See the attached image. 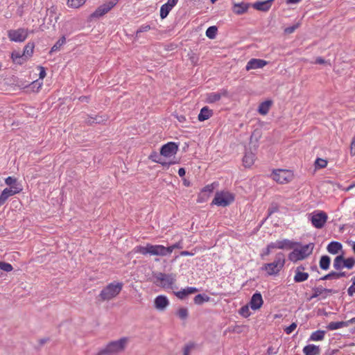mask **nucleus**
I'll return each instance as SVG.
<instances>
[{"label":"nucleus","instance_id":"obj_1","mask_svg":"<svg viewBox=\"0 0 355 355\" xmlns=\"http://www.w3.org/2000/svg\"><path fill=\"white\" fill-rule=\"evenodd\" d=\"M129 342L130 338L127 337L109 342L104 347L98 350L95 355H118L124 352Z\"/></svg>","mask_w":355,"mask_h":355},{"label":"nucleus","instance_id":"obj_2","mask_svg":"<svg viewBox=\"0 0 355 355\" xmlns=\"http://www.w3.org/2000/svg\"><path fill=\"white\" fill-rule=\"evenodd\" d=\"M313 248L314 245L312 243L304 245L298 243L297 245L291 250L293 251L288 253V259L293 263L304 260L313 253Z\"/></svg>","mask_w":355,"mask_h":355},{"label":"nucleus","instance_id":"obj_3","mask_svg":"<svg viewBox=\"0 0 355 355\" xmlns=\"http://www.w3.org/2000/svg\"><path fill=\"white\" fill-rule=\"evenodd\" d=\"M123 283L121 282L114 281L109 283L107 286L102 288L101 293L98 294V298L102 302H108L117 297L123 290Z\"/></svg>","mask_w":355,"mask_h":355},{"label":"nucleus","instance_id":"obj_4","mask_svg":"<svg viewBox=\"0 0 355 355\" xmlns=\"http://www.w3.org/2000/svg\"><path fill=\"white\" fill-rule=\"evenodd\" d=\"M285 255L282 252H277L273 261L262 266V270L266 271L269 276L276 275L284 268Z\"/></svg>","mask_w":355,"mask_h":355},{"label":"nucleus","instance_id":"obj_5","mask_svg":"<svg viewBox=\"0 0 355 355\" xmlns=\"http://www.w3.org/2000/svg\"><path fill=\"white\" fill-rule=\"evenodd\" d=\"M134 252L140 253L142 255L167 256L168 253L166 247L162 245L146 244V246L138 245L135 247Z\"/></svg>","mask_w":355,"mask_h":355},{"label":"nucleus","instance_id":"obj_6","mask_svg":"<svg viewBox=\"0 0 355 355\" xmlns=\"http://www.w3.org/2000/svg\"><path fill=\"white\" fill-rule=\"evenodd\" d=\"M272 179L280 184H287L294 178V173L292 171L286 169H275L271 174Z\"/></svg>","mask_w":355,"mask_h":355},{"label":"nucleus","instance_id":"obj_7","mask_svg":"<svg viewBox=\"0 0 355 355\" xmlns=\"http://www.w3.org/2000/svg\"><path fill=\"white\" fill-rule=\"evenodd\" d=\"M327 214L322 211H315L309 214V220L311 222L313 227L316 229H321L324 227L327 221Z\"/></svg>","mask_w":355,"mask_h":355},{"label":"nucleus","instance_id":"obj_8","mask_svg":"<svg viewBox=\"0 0 355 355\" xmlns=\"http://www.w3.org/2000/svg\"><path fill=\"white\" fill-rule=\"evenodd\" d=\"M234 200L235 197H234L233 194L229 191H223L217 192L216 194H215V197L213 201H211V204L221 207H226L232 203Z\"/></svg>","mask_w":355,"mask_h":355},{"label":"nucleus","instance_id":"obj_9","mask_svg":"<svg viewBox=\"0 0 355 355\" xmlns=\"http://www.w3.org/2000/svg\"><path fill=\"white\" fill-rule=\"evenodd\" d=\"M355 265V259L353 257L345 258L343 255H338L334 260V268L336 270H341L343 268L351 270Z\"/></svg>","mask_w":355,"mask_h":355},{"label":"nucleus","instance_id":"obj_10","mask_svg":"<svg viewBox=\"0 0 355 355\" xmlns=\"http://www.w3.org/2000/svg\"><path fill=\"white\" fill-rule=\"evenodd\" d=\"M178 145H177L175 142H168L166 144L162 146L160 148V154L161 156H164L167 160L175 159V155L178 153Z\"/></svg>","mask_w":355,"mask_h":355},{"label":"nucleus","instance_id":"obj_11","mask_svg":"<svg viewBox=\"0 0 355 355\" xmlns=\"http://www.w3.org/2000/svg\"><path fill=\"white\" fill-rule=\"evenodd\" d=\"M157 281L164 289L173 288L175 283V276L173 274L159 273L156 276Z\"/></svg>","mask_w":355,"mask_h":355},{"label":"nucleus","instance_id":"obj_12","mask_svg":"<svg viewBox=\"0 0 355 355\" xmlns=\"http://www.w3.org/2000/svg\"><path fill=\"white\" fill-rule=\"evenodd\" d=\"M28 37V30L25 28L8 31V38L15 42H22Z\"/></svg>","mask_w":355,"mask_h":355},{"label":"nucleus","instance_id":"obj_13","mask_svg":"<svg viewBox=\"0 0 355 355\" xmlns=\"http://www.w3.org/2000/svg\"><path fill=\"white\" fill-rule=\"evenodd\" d=\"M268 245H270V248H272L273 250L277 249L291 250L295 245H298V242L291 241L287 239H284L283 240H279L270 243Z\"/></svg>","mask_w":355,"mask_h":355},{"label":"nucleus","instance_id":"obj_14","mask_svg":"<svg viewBox=\"0 0 355 355\" xmlns=\"http://www.w3.org/2000/svg\"><path fill=\"white\" fill-rule=\"evenodd\" d=\"M149 159L152 160V162L158 163L163 166L168 167L171 165H175L178 163L177 160H167L164 157L163 155H161L160 153H158L156 151H153L151 154L149 155Z\"/></svg>","mask_w":355,"mask_h":355},{"label":"nucleus","instance_id":"obj_15","mask_svg":"<svg viewBox=\"0 0 355 355\" xmlns=\"http://www.w3.org/2000/svg\"><path fill=\"white\" fill-rule=\"evenodd\" d=\"M118 0H112L108 3H104L98 7L97 9L92 14V16L96 18L101 17L110 11L112 8L116 6Z\"/></svg>","mask_w":355,"mask_h":355},{"label":"nucleus","instance_id":"obj_16","mask_svg":"<svg viewBox=\"0 0 355 355\" xmlns=\"http://www.w3.org/2000/svg\"><path fill=\"white\" fill-rule=\"evenodd\" d=\"M305 267L302 265L298 266L295 269L294 282H304L309 279V274L305 272Z\"/></svg>","mask_w":355,"mask_h":355},{"label":"nucleus","instance_id":"obj_17","mask_svg":"<svg viewBox=\"0 0 355 355\" xmlns=\"http://www.w3.org/2000/svg\"><path fill=\"white\" fill-rule=\"evenodd\" d=\"M268 62L261 58H251L246 64V71L261 69L265 67Z\"/></svg>","mask_w":355,"mask_h":355},{"label":"nucleus","instance_id":"obj_18","mask_svg":"<svg viewBox=\"0 0 355 355\" xmlns=\"http://www.w3.org/2000/svg\"><path fill=\"white\" fill-rule=\"evenodd\" d=\"M228 91L225 89H223L219 92H211L207 94L206 102L208 103H214L219 101L222 97L228 96Z\"/></svg>","mask_w":355,"mask_h":355},{"label":"nucleus","instance_id":"obj_19","mask_svg":"<svg viewBox=\"0 0 355 355\" xmlns=\"http://www.w3.org/2000/svg\"><path fill=\"white\" fill-rule=\"evenodd\" d=\"M253 311L259 310L263 305L261 294L255 293L252 295L250 302L248 304Z\"/></svg>","mask_w":355,"mask_h":355},{"label":"nucleus","instance_id":"obj_20","mask_svg":"<svg viewBox=\"0 0 355 355\" xmlns=\"http://www.w3.org/2000/svg\"><path fill=\"white\" fill-rule=\"evenodd\" d=\"M170 302L165 295H160L154 299V307L159 311L166 310Z\"/></svg>","mask_w":355,"mask_h":355},{"label":"nucleus","instance_id":"obj_21","mask_svg":"<svg viewBox=\"0 0 355 355\" xmlns=\"http://www.w3.org/2000/svg\"><path fill=\"white\" fill-rule=\"evenodd\" d=\"M176 3H178V0H168L167 3L162 5L160 8V18H166L168 14Z\"/></svg>","mask_w":355,"mask_h":355},{"label":"nucleus","instance_id":"obj_22","mask_svg":"<svg viewBox=\"0 0 355 355\" xmlns=\"http://www.w3.org/2000/svg\"><path fill=\"white\" fill-rule=\"evenodd\" d=\"M21 191H19V189L17 188H14V189H10L6 188L1 192L0 194V203H2L3 205L4 203L6 202L8 198H10L12 196H15L20 193Z\"/></svg>","mask_w":355,"mask_h":355},{"label":"nucleus","instance_id":"obj_23","mask_svg":"<svg viewBox=\"0 0 355 355\" xmlns=\"http://www.w3.org/2000/svg\"><path fill=\"white\" fill-rule=\"evenodd\" d=\"M11 59L15 64H22L28 61L29 58L19 53V51H14L11 53Z\"/></svg>","mask_w":355,"mask_h":355},{"label":"nucleus","instance_id":"obj_24","mask_svg":"<svg viewBox=\"0 0 355 355\" xmlns=\"http://www.w3.org/2000/svg\"><path fill=\"white\" fill-rule=\"evenodd\" d=\"M256 159L255 154L252 152H246L243 158V164L245 168H250L254 165Z\"/></svg>","mask_w":355,"mask_h":355},{"label":"nucleus","instance_id":"obj_25","mask_svg":"<svg viewBox=\"0 0 355 355\" xmlns=\"http://www.w3.org/2000/svg\"><path fill=\"white\" fill-rule=\"evenodd\" d=\"M272 0H266L265 1H258L253 5V8L257 10L267 12L272 6Z\"/></svg>","mask_w":355,"mask_h":355},{"label":"nucleus","instance_id":"obj_26","mask_svg":"<svg viewBox=\"0 0 355 355\" xmlns=\"http://www.w3.org/2000/svg\"><path fill=\"white\" fill-rule=\"evenodd\" d=\"M272 105V100H266L264 102L259 103V105L258 107L259 114H260L261 115H266L268 113L270 108Z\"/></svg>","mask_w":355,"mask_h":355},{"label":"nucleus","instance_id":"obj_27","mask_svg":"<svg viewBox=\"0 0 355 355\" xmlns=\"http://www.w3.org/2000/svg\"><path fill=\"white\" fill-rule=\"evenodd\" d=\"M334 291L331 289H328L326 288H322L321 286H318L313 288V295L311 299L318 297L322 295H330L333 293Z\"/></svg>","mask_w":355,"mask_h":355},{"label":"nucleus","instance_id":"obj_28","mask_svg":"<svg viewBox=\"0 0 355 355\" xmlns=\"http://www.w3.org/2000/svg\"><path fill=\"white\" fill-rule=\"evenodd\" d=\"M302 352L304 353V355H319L320 347L313 344H309L302 349Z\"/></svg>","mask_w":355,"mask_h":355},{"label":"nucleus","instance_id":"obj_29","mask_svg":"<svg viewBox=\"0 0 355 355\" xmlns=\"http://www.w3.org/2000/svg\"><path fill=\"white\" fill-rule=\"evenodd\" d=\"M342 250V244L338 241H331L327 245V250L328 252L336 254Z\"/></svg>","mask_w":355,"mask_h":355},{"label":"nucleus","instance_id":"obj_30","mask_svg":"<svg viewBox=\"0 0 355 355\" xmlns=\"http://www.w3.org/2000/svg\"><path fill=\"white\" fill-rule=\"evenodd\" d=\"M212 116V110L207 106L201 108L200 114H198L199 121H205L211 118Z\"/></svg>","mask_w":355,"mask_h":355},{"label":"nucleus","instance_id":"obj_31","mask_svg":"<svg viewBox=\"0 0 355 355\" xmlns=\"http://www.w3.org/2000/svg\"><path fill=\"white\" fill-rule=\"evenodd\" d=\"M4 182H6V185L10 186V188H8V189H14L15 188H17V189H19V191H22L21 185H20L18 183L17 179H16L15 178L12 177V176H8L6 179V180H4Z\"/></svg>","mask_w":355,"mask_h":355},{"label":"nucleus","instance_id":"obj_32","mask_svg":"<svg viewBox=\"0 0 355 355\" xmlns=\"http://www.w3.org/2000/svg\"><path fill=\"white\" fill-rule=\"evenodd\" d=\"M87 0H67L66 4L69 8L79 9L83 6Z\"/></svg>","mask_w":355,"mask_h":355},{"label":"nucleus","instance_id":"obj_33","mask_svg":"<svg viewBox=\"0 0 355 355\" xmlns=\"http://www.w3.org/2000/svg\"><path fill=\"white\" fill-rule=\"evenodd\" d=\"M34 48H35V44L33 42H29L26 44L24 51H22L21 53L30 59L33 55Z\"/></svg>","mask_w":355,"mask_h":355},{"label":"nucleus","instance_id":"obj_34","mask_svg":"<svg viewBox=\"0 0 355 355\" xmlns=\"http://www.w3.org/2000/svg\"><path fill=\"white\" fill-rule=\"evenodd\" d=\"M325 335V331L323 330H317L314 332H312L311 335H310V340L313 342L322 341L324 339Z\"/></svg>","mask_w":355,"mask_h":355},{"label":"nucleus","instance_id":"obj_35","mask_svg":"<svg viewBox=\"0 0 355 355\" xmlns=\"http://www.w3.org/2000/svg\"><path fill=\"white\" fill-rule=\"evenodd\" d=\"M248 9V4L245 3H239L234 5V8H233V12H234L236 15H243L247 12Z\"/></svg>","mask_w":355,"mask_h":355},{"label":"nucleus","instance_id":"obj_36","mask_svg":"<svg viewBox=\"0 0 355 355\" xmlns=\"http://www.w3.org/2000/svg\"><path fill=\"white\" fill-rule=\"evenodd\" d=\"M331 259L327 255H322L320 259V268L323 270H327L330 267Z\"/></svg>","mask_w":355,"mask_h":355},{"label":"nucleus","instance_id":"obj_37","mask_svg":"<svg viewBox=\"0 0 355 355\" xmlns=\"http://www.w3.org/2000/svg\"><path fill=\"white\" fill-rule=\"evenodd\" d=\"M348 327L347 325V322L345 321H340V322H331L329 324H328L327 328L329 330H335V329H340L343 327Z\"/></svg>","mask_w":355,"mask_h":355},{"label":"nucleus","instance_id":"obj_38","mask_svg":"<svg viewBox=\"0 0 355 355\" xmlns=\"http://www.w3.org/2000/svg\"><path fill=\"white\" fill-rule=\"evenodd\" d=\"M250 308V306L248 305H243L241 309H239V315L244 318H249L251 315V312L249 310Z\"/></svg>","mask_w":355,"mask_h":355},{"label":"nucleus","instance_id":"obj_39","mask_svg":"<svg viewBox=\"0 0 355 355\" xmlns=\"http://www.w3.org/2000/svg\"><path fill=\"white\" fill-rule=\"evenodd\" d=\"M217 28L216 26H210L206 31V35L210 39H214L217 34Z\"/></svg>","mask_w":355,"mask_h":355},{"label":"nucleus","instance_id":"obj_40","mask_svg":"<svg viewBox=\"0 0 355 355\" xmlns=\"http://www.w3.org/2000/svg\"><path fill=\"white\" fill-rule=\"evenodd\" d=\"M178 317L181 320H185L188 318L189 312L186 308H180L177 311Z\"/></svg>","mask_w":355,"mask_h":355},{"label":"nucleus","instance_id":"obj_41","mask_svg":"<svg viewBox=\"0 0 355 355\" xmlns=\"http://www.w3.org/2000/svg\"><path fill=\"white\" fill-rule=\"evenodd\" d=\"M64 43H65V37H62L60 39H59L58 41H57V42H55V44L53 45V46L51 47V53L58 51L59 49L61 48V46L63 44H64Z\"/></svg>","mask_w":355,"mask_h":355},{"label":"nucleus","instance_id":"obj_42","mask_svg":"<svg viewBox=\"0 0 355 355\" xmlns=\"http://www.w3.org/2000/svg\"><path fill=\"white\" fill-rule=\"evenodd\" d=\"M182 241H180L174 244H172L171 246L166 247V250H167V252L169 253V254H171L175 249H182Z\"/></svg>","mask_w":355,"mask_h":355},{"label":"nucleus","instance_id":"obj_43","mask_svg":"<svg viewBox=\"0 0 355 355\" xmlns=\"http://www.w3.org/2000/svg\"><path fill=\"white\" fill-rule=\"evenodd\" d=\"M315 165V168H323L327 167V161L323 158H316Z\"/></svg>","mask_w":355,"mask_h":355},{"label":"nucleus","instance_id":"obj_44","mask_svg":"<svg viewBox=\"0 0 355 355\" xmlns=\"http://www.w3.org/2000/svg\"><path fill=\"white\" fill-rule=\"evenodd\" d=\"M0 270L8 272L12 270V266L7 262L0 261Z\"/></svg>","mask_w":355,"mask_h":355},{"label":"nucleus","instance_id":"obj_45","mask_svg":"<svg viewBox=\"0 0 355 355\" xmlns=\"http://www.w3.org/2000/svg\"><path fill=\"white\" fill-rule=\"evenodd\" d=\"M208 300L209 297H206V298H205L201 294H198L195 297H193V302H195L196 304H201L204 302H207Z\"/></svg>","mask_w":355,"mask_h":355},{"label":"nucleus","instance_id":"obj_46","mask_svg":"<svg viewBox=\"0 0 355 355\" xmlns=\"http://www.w3.org/2000/svg\"><path fill=\"white\" fill-rule=\"evenodd\" d=\"M214 190V183H211V184H207L204 187L202 190H201V193H207L208 194L211 193Z\"/></svg>","mask_w":355,"mask_h":355},{"label":"nucleus","instance_id":"obj_47","mask_svg":"<svg viewBox=\"0 0 355 355\" xmlns=\"http://www.w3.org/2000/svg\"><path fill=\"white\" fill-rule=\"evenodd\" d=\"M150 30V26L148 24H144L140 26L139 29H137V32H135V35L137 37L139 36V34L141 33H145Z\"/></svg>","mask_w":355,"mask_h":355},{"label":"nucleus","instance_id":"obj_48","mask_svg":"<svg viewBox=\"0 0 355 355\" xmlns=\"http://www.w3.org/2000/svg\"><path fill=\"white\" fill-rule=\"evenodd\" d=\"M333 279H338V275L336 274V272H331L320 278V279L323 280Z\"/></svg>","mask_w":355,"mask_h":355},{"label":"nucleus","instance_id":"obj_49","mask_svg":"<svg viewBox=\"0 0 355 355\" xmlns=\"http://www.w3.org/2000/svg\"><path fill=\"white\" fill-rule=\"evenodd\" d=\"M352 284L348 288L347 293L349 296H353L355 293V276L352 278Z\"/></svg>","mask_w":355,"mask_h":355},{"label":"nucleus","instance_id":"obj_50","mask_svg":"<svg viewBox=\"0 0 355 355\" xmlns=\"http://www.w3.org/2000/svg\"><path fill=\"white\" fill-rule=\"evenodd\" d=\"M297 327V324L295 322H293L291 324V325L286 327V328L284 329V332H286V334L289 335L294 331Z\"/></svg>","mask_w":355,"mask_h":355},{"label":"nucleus","instance_id":"obj_51","mask_svg":"<svg viewBox=\"0 0 355 355\" xmlns=\"http://www.w3.org/2000/svg\"><path fill=\"white\" fill-rule=\"evenodd\" d=\"M194 348V344L193 343H189L187 345H185L184 349V355H189L190 352L193 350Z\"/></svg>","mask_w":355,"mask_h":355},{"label":"nucleus","instance_id":"obj_52","mask_svg":"<svg viewBox=\"0 0 355 355\" xmlns=\"http://www.w3.org/2000/svg\"><path fill=\"white\" fill-rule=\"evenodd\" d=\"M174 295L175 296H177L178 298L180 299V300H183L184 299L187 295H189L188 293H187L185 291H184L183 290L180 291H177V292H174Z\"/></svg>","mask_w":355,"mask_h":355},{"label":"nucleus","instance_id":"obj_53","mask_svg":"<svg viewBox=\"0 0 355 355\" xmlns=\"http://www.w3.org/2000/svg\"><path fill=\"white\" fill-rule=\"evenodd\" d=\"M182 290H184V291L186 292V293H187L189 295H192V294L198 292V289L196 288H193V287H187Z\"/></svg>","mask_w":355,"mask_h":355},{"label":"nucleus","instance_id":"obj_54","mask_svg":"<svg viewBox=\"0 0 355 355\" xmlns=\"http://www.w3.org/2000/svg\"><path fill=\"white\" fill-rule=\"evenodd\" d=\"M273 250L272 248H270V245H268V246L266 247V249L264 250L263 252L261 254V257L268 256L270 254V253L272 252Z\"/></svg>","mask_w":355,"mask_h":355},{"label":"nucleus","instance_id":"obj_55","mask_svg":"<svg viewBox=\"0 0 355 355\" xmlns=\"http://www.w3.org/2000/svg\"><path fill=\"white\" fill-rule=\"evenodd\" d=\"M37 68H39V69H40V78L41 80H43L44 78L46 76V73L45 72L44 67L40 66Z\"/></svg>","mask_w":355,"mask_h":355},{"label":"nucleus","instance_id":"obj_56","mask_svg":"<svg viewBox=\"0 0 355 355\" xmlns=\"http://www.w3.org/2000/svg\"><path fill=\"white\" fill-rule=\"evenodd\" d=\"M351 155L354 156L355 155V135L352 138V144H351Z\"/></svg>","mask_w":355,"mask_h":355},{"label":"nucleus","instance_id":"obj_57","mask_svg":"<svg viewBox=\"0 0 355 355\" xmlns=\"http://www.w3.org/2000/svg\"><path fill=\"white\" fill-rule=\"evenodd\" d=\"M193 254V252H190L189 251H182L180 252V256H192Z\"/></svg>","mask_w":355,"mask_h":355},{"label":"nucleus","instance_id":"obj_58","mask_svg":"<svg viewBox=\"0 0 355 355\" xmlns=\"http://www.w3.org/2000/svg\"><path fill=\"white\" fill-rule=\"evenodd\" d=\"M325 62L324 60L322 58H317L315 60V63L319 64H323Z\"/></svg>","mask_w":355,"mask_h":355},{"label":"nucleus","instance_id":"obj_59","mask_svg":"<svg viewBox=\"0 0 355 355\" xmlns=\"http://www.w3.org/2000/svg\"><path fill=\"white\" fill-rule=\"evenodd\" d=\"M185 169L183 168H180L178 169V175L181 176V177H183L185 175Z\"/></svg>","mask_w":355,"mask_h":355},{"label":"nucleus","instance_id":"obj_60","mask_svg":"<svg viewBox=\"0 0 355 355\" xmlns=\"http://www.w3.org/2000/svg\"><path fill=\"white\" fill-rule=\"evenodd\" d=\"M296 28V26H291V27H288L286 29V33H292L294 32V31L295 30Z\"/></svg>","mask_w":355,"mask_h":355},{"label":"nucleus","instance_id":"obj_61","mask_svg":"<svg viewBox=\"0 0 355 355\" xmlns=\"http://www.w3.org/2000/svg\"><path fill=\"white\" fill-rule=\"evenodd\" d=\"M301 1V0H287V3H298Z\"/></svg>","mask_w":355,"mask_h":355},{"label":"nucleus","instance_id":"obj_62","mask_svg":"<svg viewBox=\"0 0 355 355\" xmlns=\"http://www.w3.org/2000/svg\"><path fill=\"white\" fill-rule=\"evenodd\" d=\"M337 275H338V279H340L342 277H345V275H346L345 272H337Z\"/></svg>","mask_w":355,"mask_h":355},{"label":"nucleus","instance_id":"obj_63","mask_svg":"<svg viewBox=\"0 0 355 355\" xmlns=\"http://www.w3.org/2000/svg\"><path fill=\"white\" fill-rule=\"evenodd\" d=\"M345 322H347V326H349V324H354L355 323V318H352V319L345 321Z\"/></svg>","mask_w":355,"mask_h":355},{"label":"nucleus","instance_id":"obj_64","mask_svg":"<svg viewBox=\"0 0 355 355\" xmlns=\"http://www.w3.org/2000/svg\"><path fill=\"white\" fill-rule=\"evenodd\" d=\"M79 100L80 101H86V102H87L88 101V98L87 96H82V97L79 98Z\"/></svg>","mask_w":355,"mask_h":355}]
</instances>
